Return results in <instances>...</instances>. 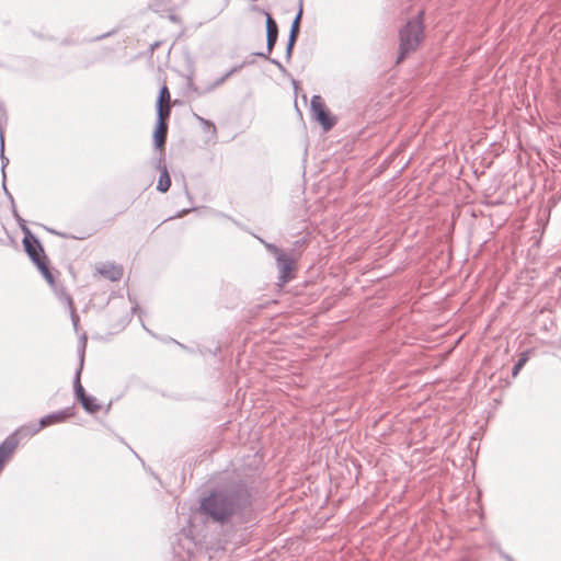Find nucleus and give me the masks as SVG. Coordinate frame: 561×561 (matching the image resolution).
Here are the masks:
<instances>
[{
  "instance_id": "obj_13",
  "label": "nucleus",
  "mask_w": 561,
  "mask_h": 561,
  "mask_svg": "<svg viewBox=\"0 0 561 561\" xmlns=\"http://www.w3.org/2000/svg\"><path fill=\"white\" fill-rule=\"evenodd\" d=\"M159 169L161 172L157 184V190L161 193H165L171 186V179L165 165L159 167Z\"/></svg>"
},
{
  "instance_id": "obj_4",
  "label": "nucleus",
  "mask_w": 561,
  "mask_h": 561,
  "mask_svg": "<svg viewBox=\"0 0 561 561\" xmlns=\"http://www.w3.org/2000/svg\"><path fill=\"white\" fill-rule=\"evenodd\" d=\"M266 248L276 256L278 267V284L285 285L291 278V272L294 270V261L286 253L282 252L278 248L273 244H266Z\"/></svg>"
},
{
  "instance_id": "obj_3",
  "label": "nucleus",
  "mask_w": 561,
  "mask_h": 561,
  "mask_svg": "<svg viewBox=\"0 0 561 561\" xmlns=\"http://www.w3.org/2000/svg\"><path fill=\"white\" fill-rule=\"evenodd\" d=\"M23 244L25 247L27 254L30 255L32 261L36 264V266L38 267V270L41 271V273L43 274L45 279L48 283L53 284L54 278H53V275L46 264L45 255H42L43 248L41 247L38 241L33 237H32V239H30L28 237H25L23 240Z\"/></svg>"
},
{
  "instance_id": "obj_19",
  "label": "nucleus",
  "mask_w": 561,
  "mask_h": 561,
  "mask_svg": "<svg viewBox=\"0 0 561 561\" xmlns=\"http://www.w3.org/2000/svg\"><path fill=\"white\" fill-rule=\"evenodd\" d=\"M233 71H234V70L229 71L226 76H224L221 79H219V80L215 83V85H216V87L220 85V84H221V83H222V82H224V81H225V80H226V79H227V78H228V77H229Z\"/></svg>"
},
{
  "instance_id": "obj_6",
  "label": "nucleus",
  "mask_w": 561,
  "mask_h": 561,
  "mask_svg": "<svg viewBox=\"0 0 561 561\" xmlns=\"http://www.w3.org/2000/svg\"><path fill=\"white\" fill-rule=\"evenodd\" d=\"M72 416V412L70 409H65L62 411L48 414L41 419L38 426H27L25 428V435H34L39 432L43 427H46L51 424L61 423L66 421L68 417Z\"/></svg>"
},
{
  "instance_id": "obj_20",
  "label": "nucleus",
  "mask_w": 561,
  "mask_h": 561,
  "mask_svg": "<svg viewBox=\"0 0 561 561\" xmlns=\"http://www.w3.org/2000/svg\"><path fill=\"white\" fill-rule=\"evenodd\" d=\"M270 61L276 66H278L279 68L282 67V65L276 60V59H270Z\"/></svg>"
},
{
  "instance_id": "obj_17",
  "label": "nucleus",
  "mask_w": 561,
  "mask_h": 561,
  "mask_svg": "<svg viewBox=\"0 0 561 561\" xmlns=\"http://www.w3.org/2000/svg\"><path fill=\"white\" fill-rule=\"evenodd\" d=\"M197 119H198V121H199V122H201L205 127H207V128L211 129L213 131H215V130H216V127H215V125H214L211 122H209V121H207V119H205V118H203V117H201V116H197Z\"/></svg>"
},
{
  "instance_id": "obj_10",
  "label": "nucleus",
  "mask_w": 561,
  "mask_h": 561,
  "mask_svg": "<svg viewBox=\"0 0 561 561\" xmlns=\"http://www.w3.org/2000/svg\"><path fill=\"white\" fill-rule=\"evenodd\" d=\"M96 271L105 278L115 282L123 276V268L119 265L105 263L96 267Z\"/></svg>"
},
{
  "instance_id": "obj_7",
  "label": "nucleus",
  "mask_w": 561,
  "mask_h": 561,
  "mask_svg": "<svg viewBox=\"0 0 561 561\" xmlns=\"http://www.w3.org/2000/svg\"><path fill=\"white\" fill-rule=\"evenodd\" d=\"M82 364H83V357L81 358L80 368L78 369V371L76 374L75 391H76L78 400L81 402L84 410L93 413V412L99 411L100 405L96 403L95 398L85 394L84 389L81 386L80 374H81V369H82Z\"/></svg>"
},
{
  "instance_id": "obj_15",
  "label": "nucleus",
  "mask_w": 561,
  "mask_h": 561,
  "mask_svg": "<svg viewBox=\"0 0 561 561\" xmlns=\"http://www.w3.org/2000/svg\"><path fill=\"white\" fill-rule=\"evenodd\" d=\"M171 103L170 91L167 85H162L158 95L157 104Z\"/></svg>"
},
{
  "instance_id": "obj_21",
  "label": "nucleus",
  "mask_w": 561,
  "mask_h": 561,
  "mask_svg": "<svg viewBox=\"0 0 561 561\" xmlns=\"http://www.w3.org/2000/svg\"><path fill=\"white\" fill-rule=\"evenodd\" d=\"M67 300H68L69 306L71 307V306H72V300H71V298H70V297H68V298H67Z\"/></svg>"
},
{
  "instance_id": "obj_22",
  "label": "nucleus",
  "mask_w": 561,
  "mask_h": 561,
  "mask_svg": "<svg viewBox=\"0 0 561 561\" xmlns=\"http://www.w3.org/2000/svg\"><path fill=\"white\" fill-rule=\"evenodd\" d=\"M77 319H78V317L76 314H72V320L75 323H76Z\"/></svg>"
},
{
  "instance_id": "obj_23",
  "label": "nucleus",
  "mask_w": 561,
  "mask_h": 561,
  "mask_svg": "<svg viewBox=\"0 0 561 561\" xmlns=\"http://www.w3.org/2000/svg\"><path fill=\"white\" fill-rule=\"evenodd\" d=\"M2 467H3V466H2V465H0V470L2 469Z\"/></svg>"
},
{
  "instance_id": "obj_5",
  "label": "nucleus",
  "mask_w": 561,
  "mask_h": 561,
  "mask_svg": "<svg viewBox=\"0 0 561 561\" xmlns=\"http://www.w3.org/2000/svg\"><path fill=\"white\" fill-rule=\"evenodd\" d=\"M310 110L313 118L319 122L322 128L328 131L335 125V119L327 111L325 104L320 95H313L310 102Z\"/></svg>"
},
{
  "instance_id": "obj_1",
  "label": "nucleus",
  "mask_w": 561,
  "mask_h": 561,
  "mask_svg": "<svg viewBox=\"0 0 561 561\" xmlns=\"http://www.w3.org/2000/svg\"><path fill=\"white\" fill-rule=\"evenodd\" d=\"M238 505L234 493L214 492L201 503L202 511L216 522H225L236 511Z\"/></svg>"
},
{
  "instance_id": "obj_2",
  "label": "nucleus",
  "mask_w": 561,
  "mask_h": 561,
  "mask_svg": "<svg viewBox=\"0 0 561 561\" xmlns=\"http://www.w3.org/2000/svg\"><path fill=\"white\" fill-rule=\"evenodd\" d=\"M423 39V25L421 13L416 19L409 21L400 31L399 58L401 61L408 54L414 51Z\"/></svg>"
},
{
  "instance_id": "obj_11",
  "label": "nucleus",
  "mask_w": 561,
  "mask_h": 561,
  "mask_svg": "<svg viewBox=\"0 0 561 561\" xmlns=\"http://www.w3.org/2000/svg\"><path fill=\"white\" fill-rule=\"evenodd\" d=\"M301 14H302V10L300 9L298 14L296 15L293 24H291V27H290L289 39H288V44H287V48H286L287 59L290 58L291 51H293V47H294L295 42L297 39V35H298V32H299V23H300Z\"/></svg>"
},
{
  "instance_id": "obj_14",
  "label": "nucleus",
  "mask_w": 561,
  "mask_h": 561,
  "mask_svg": "<svg viewBox=\"0 0 561 561\" xmlns=\"http://www.w3.org/2000/svg\"><path fill=\"white\" fill-rule=\"evenodd\" d=\"M157 122H167L171 114V103L156 104Z\"/></svg>"
},
{
  "instance_id": "obj_8",
  "label": "nucleus",
  "mask_w": 561,
  "mask_h": 561,
  "mask_svg": "<svg viewBox=\"0 0 561 561\" xmlns=\"http://www.w3.org/2000/svg\"><path fill=\"white\" fill-rule=\"evenodd\" d=\"M23 435H25V428L21 427L0 444V465L3 466L5 461L11 457L14 449L19 445V436Z\"/></svg>"
},
{
  "instance_id": "obj_18",
  "label": "nucleus",
  "mask_w": 561,
  "mask_h": 561,
  "mask_svg": "<svg viewBox=\"0 0 561 561\" xmlns=\"http://www.w3.org/2000/svg\"><path fill=\"white\" fill-rule=\"evenodd\" d=\"M0 137H1V160H2V169L5 168L7 163L9 162V160L4 157L3 154V150H4V142H3V137L2 135L0 134Z\"/></svg>"
},
{
  "instance_id": "obj_12",
  "label": "nucleus",
  "mask_w": 561,
  "mask_h": 561,
  "mask_svg": "<svg viewBox=\"0 0 561 561\" xmlns=\"http://www.w3.org/2000/svg\"><path fill=\"white\" fill-rule=\"evenodd\" d=\"M168 133L167 122H157L156 130L153 134V142L157 148L163 147Z\"/></svg>"
},
{
  "instance_id": "obj_16",
  "label": "nucleus",
  "mask_w": 561,
  "mask_h": 561,
  "mask_svg": "<svg viewBox=\"0 0 561 561\" xmlns=\"http://www.w3.org/2000/svg\"><path fill=\"white\" fill-rule=\"evenodd\" d=\"M528 356L526 353L522 355V357L517 360V363L513 367V376L516 377L519 373V370L523 368V366L527 363Z\"/></svg>"
},
{
  "instance_id": "obj_9",
  "label": "nucleus",
  "mask_w": 561,
  "mask_h": 561,
  "mask_svg": "<svg viewBox=\"0 0 561 561\" xmlns=\"http://www.w3.org/2000/svg\"><path fill=\"white\" fill-rule=\"evenodd\" d=\"M278 36V27L272 16L266 13V48L267 53H260L257 56L268 58V55L272 53Z\"/></svg>"
}]
</instances>
